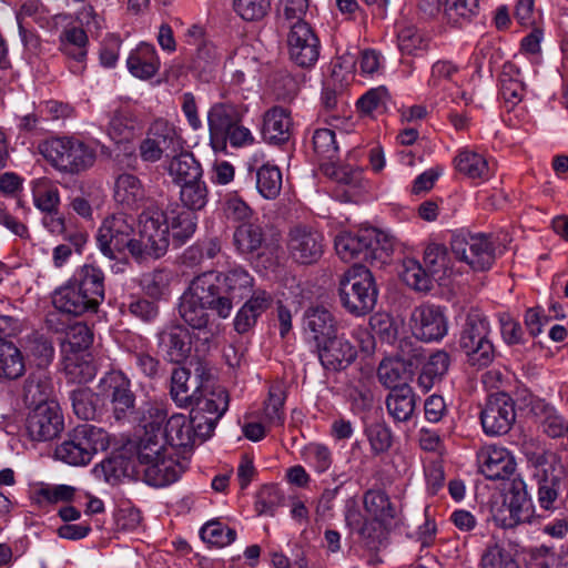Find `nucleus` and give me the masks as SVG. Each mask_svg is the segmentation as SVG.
Returning a JSON list of instances; mask_svg holds the SVG:
<instances>
[{"mask_svg": "<svg viewBox=\"0 0 568 568\" xmlns=\"http://www.w3.org/2000/svg\"><path fill=\"white\" fill-rule=\"evenodd\" d=\"M252 281L253 276L240 266L195 276L180 298L179 314L182 321L209 339L214 335L209 310L221 318L230 317L234 305L252 291Z\"/></svg>", "mask_w": 568, "mask_h": 568, "instance_id": "nucleus-1", "label": "nucleus"}, {"mask_svg": "<svg viewBox=\"0 0 568 568\" xmlns=\"http://www.w3.org/2000/svg\"><path fill=\"white\" fill-rule=\"evenodd\" d=\"M363 504L371 518L365 517L355 500L349 499L346 504L345 520L349 529L372 547L381 539L384 529L397 518L399 510L383 490H367Z\"/></svg>", "mask_w": 568, "mask_h": 568, "instance_id": "nucleus-2", "label": "nucleus"}, {"mask_svg": "<svg viewBox=\"0 0 568 568\" xmlns=\"http://www.w3.org/2000/svg\"><path fill=\"white\" fill-rule=\"evenodd\" d=\"M395 239L377 229L367 227L353 233L342 231L335 237V251L344 262L358 260L385 264L394 251Z\"/></svg>", "mask_w": 568, "mask_h": 568, "instance_id": "nucleus-3", "label": "nucleus"}, {"mask_svg": "<svg viewBox=\"0 0 568 568\" xmlns=\"http://www.w3.org/2000/svg\"><path fill=\"white\" fill-rule=\"evenodd\" d=\"M337 291L342 307L356 317L369 314L377 302L374 275L363 264H354L339 276Z\"/></svg>", "mask_w": 568, "mask_h": 568, "instance_id": "nucleus-4", "label": "nucleus"}, {"mask_svg": "<svg viewBox=\"0 0 568 568\" xmlns=\"http://www.w3.org/2000/svg\"><path fill=\"white\" fill-rule=\"evenodd\" d=\"M43 158L60 173L81 174L95 162V151L74 138H53L38 146Z\"/></svg>", "mask_w": 568, "mask_h": 568, "instance_id": "nucleus-5", "label": "nucleus"}, {"mask_svg": "<svg viewBox=\"0 0 568 568\" xmlns=\"http://www.w3.org/2000/svg\"><path fill=\"white\" fill-rule=\"evenodd\" d=\"M109 446L108 434L91 424L79 425L57 445L54 457L70 466H85Z\"/></svg>", "mask_w": 568, "mask_h": 568, "instance_id": "nucleus-6", "label": "nucleus"}, {"mask_svg": "<svg viewBox=\"0 0 568 568\" xmlns=\"http://www.w3.org/2000/svg\"><path fill=\"white\" fill-rule=\"evenodd\" d=\"M531 480L536 486L537 503L540 509L555 511L562 505V476L557 469L555 456L547 453L527 455Z\"/></svg>", "mask_w": 568, "mask_h": 568, "instance_id": "nucleus-7", "label": "nucleus"}, {"mask_svg": "<svg viewBox=\"0 0 568 568\" xmlns=\"http://www.w3.org/2000/svg\"><path fill=\"white\" fill-rule=\"evenodd\" d=\"M490 325L478 310L467 313L462 326L458 346L471 366L486 367L495 358V349L489 339Z\"/></svg>", "mask_w": 568, "mask_h": 568, "instance_id": "nucleus-8", "label": "nucleus"}, {"mask_svg": "<svg viewBox=\"0 0 568 568\" xmlns=\"http://www.w3.org/2000/svg\"><path fill=\"white\" fill-rule=\"evenodd\" d=\"M165 212L158 206H149L139 216V237L132 244L133 257L143 261L148 257L158 258L169 247V226Z\"/></svg>", "mask_w": 568, "mask_h": 568, "instance_id": "nucleus-9", "label": "nucleus"}, {"mask_svg": "<svg viewBox=\"0 0 568 568\" xmlns=\"http://www.w3.org/2000/svg\"><path fill=\"white\" fill-rule=\"evenodd\" d=\"M134 219L124 213H116L104 219L98 232L99 248L106 257L116 258L125 251L133 257Z\"/></svg>", "mask_w": 568, "mask_h": 568, "instance_id": "nucleus-10", "label": "nucleus"}, {"mask_svg": "<svg viewBox=\"0 0 568 568\" xmlns=\"http://www.w3.org/2000/svg\"><path fill=\"white\" fill-rule=\"evenodd\" d=\"M190 406L192 423L197 427L201 438L205 439L212 435L219 419L227 410L229 394L220 386L210 392L201 388V393L196 394L193 405Z\"/></svg>", "mask_w": 568, "mask_h": 568, "instance_id": "nucleus-11", "label": "nucleus"}, {"mask_svg": "<svg viewBox=\"0 0 568 568\" xmlns=\"http://www.w3.org/2000/svg\"><path fill=\"white\" fill-rule=\"evenodd\" d=\"M183 148L176 128L164 120L154 121L148 130L146 138L140 143L141 158L146 162H156L162 156L171 158Z\"/></svg>", "mask_w": 568, "mask_h": 568, "instance_id": "nucleus-12", "label": "nucleus"}, {"mask_svg": "<svg viewBox=\"0 0 568 568\" xmlns=\"http://www.w3.org/2000/svg\"><path fill=\"white\" fill-rule=\"evenodd\" d=\"M532 514L531 500L526 484L521 478H514L506 488L503 506L497 510L495 519L504 528H513L528 523Z\"/></svg>", "mask_w": 568, "mask_h": 568, "instance_id": "nucleus-13", "label": "nucleus"}, {"mask_svg": "<svg viewBox=\"0 0 568 568\" xmlns=\"http://www.w3.org/2000/svg\"><path fill=\"white\" fill-rule=\"evenodd\" d=\"M324 235L305 224L293 225L287 233L286 247L290 256L300 264L315 263L324 253Z\"/></svg>", "mask_w": 568, "mask_h": 568, "instance_id": "nucleus-14", "label": "nucleus"}, {"mask_svg": "<svg viewBox=\"0 0 568 568\" xmlns=\"http://www.w3.org/2000/svg\"><path fill=\"white\" fill-rule=\"evenodd\" d=\"M450 246L455 257L467 263L474 271H486L495 261L494 244L490 237L483 233L468 237L455 236Z\"/></svg>", "mask_w": 568, "mask_h": 568, "instance_id": "nucleus-15", "label": "nucleus"}, {"mask_svg": "<svg viewBox=\"0 0 568 568\" xmlns=\"http://www.w3.org/2000/svg\"><path fill=\"white\" fill-rule=\"evenodd\" d=\"M286 29L290 59L301 68L313 67L320 58L321 43L311 24L295 21Z\"/></svg>", "mask_w": 568, "mask_h": 568, "instance_id": "nucleus-16", "label": "nucleus"}, {"mask_svg": "<svg viewBox=\"0 0 568 568\" xmlns=\"http://www.w3.org/2000/svg\"><path fill=\"white\" fill-rule=\"evenodd\" d=\"M515 419V402L506 393L490 395L480 414L483 429L491 436L508 433Z\"/></svg>", "mask_w": 568, "mask_h": 568, "instance_id": "nucleus-17", "label": "nucleus"}, {"mask_svg": "<svg viewBox=\"0 0 568 568\" xmlns=\"http://www.w3.org/2000/svg\"><path fill=\"white\" fill-rule=\"evenodd\" d=\"M409 326L413 335L424 342H438L448 332L444 311L433 304L416 306L410 313Z\"/></svg>", "mask_w": 568, "mask_h": 568, "instance_id": "nucleus-18", "label": "nucleus"}, {"mask_svg": "<svg viewBox=\"0 0 568 568\" xmlns=\"http://www.w3.org/2000/svg\"><path fill=\"white\" fill-rule=\"evenodd\" d=\"M100 394L110 400L118 420L125 418L134 410L135 396L131 390L130 379L118 371L106 373L98 385Z\"/></svg>", "mask_w": 568, "mask_h": 568, "instance_id": "nucleus-19", "label": "nucleus"}, {"mask_svg": "<svg viewBox=\"0 0 568 568\" xmlns=\"http://www.w3.org/2000/svg\"><path fill=\"white\" fill-rule=\"evenodd\" d=\"M63 429V416L58 403L32 408L26 419V430L34 442L51 440Z\"/></svg>", "mask_w": 568, "mask_h": 568, "instance_id": "nucleus-20", "label": "nucleus"}, {"mask_svg": "<svg viewBox=\"0 0 568 568\" xmlns=\"http://www.w3.org/2000/svg\"><path fill=\"white\" fill-rule=\"evenodd\" d=\"M185 37L187 44L195 48L190 68L201 79L209 81L220 62L216 47L205 37L204 29L196 24L187 29Z\"/></svg>", "mask_w": 568, "mask_h": 568, "instance_id": "nucleus-21", "label": "nucleus"}, {"mask_svg": "<svg viewBox=\"0 0 568 568\" xmlns=\"http://www.w3.org/2000/svg\"><path fill=\"white\" fill-rule=\"evenodd\" d=\"M313 145L317 154L323 155L328 161L321 164L322 173L326 178H351L354 174L362 173V169L352 164H337L332 161L337 151L335 133L331 129H317L313 135Z\"/></svg>", "mask_w": 568, "mask_h": 568, "instance_id": "nucleus-22", "label": "nucleus"}, {"mask_svg": "<svg viewBox=\"0 0 568 568\" xmlns=\"http://www.w3.org/2000/svg\"><path fill=\"white\" fill-rule=\"evenodd\" d=\"M242 121V111L230 103H216L207 113L210 140L214 150H223L227 141V132Z\"/></svg>", "mask_w": 568, "mask_h": 568, "instance_id": "nucleus-23", "label": "nucleus"}, {"mask_svg": "<svg viewBox=\"0 0 568 568\" xmlns=\"http://www.w3.org/2000/svg\"><path fill=\"white\" fill-rule=\"evenodd\" d=\"M316 348L321 364L331 371L345 369L357 357L355 346L345 337L336 334L317 345Z\"/></svg>", "mask_w": 568, "mask_h": 568, "instance_id": "nucleus-24", "label": "nucleus"}, {"mask_svg": "<svg viewBox=\"0 0 568 568\" xmlns=\"http://www.w3.org/2000/svg\"><path fill=\"white\" fill-rule=\"evenodd\" d=\"M478 463L481 474L490 480L507 479L516 469V462L510 452L495 445L479 450Z\"/></svg>", "mask_w": 568, "mask_h": 568, "instance_id": "nucleus-25", "label": "nucleus"}, {"mask_svg": "<svg viewBox=\"0 0 568 568\" xmlns=\"http://www.w3.org/2000/svg\"><path fill=\"white\" fill-rule=\"evenodd\" d=\"M196 378L201 382L194 381L192 385L190 382V371L185 367H178L173 369L171 377V396L173 400L181 407H187L193 405L196 394L201 393V388H204L203 382L209 378L205 367L202 363L197 362L195 366Z\"/></svg>", "mask_w": 568, "mask_h": 568, "instance_id": "nucleus-26", "label": "nucleus"}, {"mask_svg": "<svg viewBox=\"0 0 568 568\" xmlns=\"http://www.w3.org/2000/svg\"><path fill=\"white\" fill-rule=\"evenodd\" d=\"M158 347L168 361L182 363L191 353L190 333L181 325L163 329L158 335Z\"/></svg>", "mask_w": 568, "mask_h": 568, "instance_id": "nucleus-27", "label": "nucleus"}, {"mask_svg": "<svg viewBox=\"0 0 568 568\" xmlns=\"http://www.w3.org/2000/svg\"><path fill=\"white\" fill-rule=\"evenodd\" d=\"M303 327L307 338L316 346L337 332L335 317L323 306H311L305 311Z\"/></svg>", "mask_w": 568, "mask_h": 568, "instance_id": "nucleus-28", "label": "nucleus"}, {"mask_svg": "<svg viewBox=\"0 0 568 568\" xmlns=\"http://www.w3.org/2000/svg\"><path fill=\"white\" fill-rule=\"evenodd\" d=\"M183 471L184 466L169 454L136 469L138 474L143 475L145 483L154 487L174 483Z\"/></svg>", "mask_w": 568, "mask_h": 568, "instance_id": "nucleus-29", "label": "nucleus"}, {"mask_svg": "<svg viewBox=\"0 0 568 568\" xmlns=\"http://www.w3.org/2000/svg\"><path fill=\"white\" fill-rule=\"evenodd\" d=\"M290 112L282 106H274L264 114L262 135L265 142L274 145L286 143L292 135Z\"/></svg>", "mask_w": 568, "mask_h": 568, "instance_id": "nucleus-30", "label": "nucleus"}, {"mask_svg": "<svg viewBox=\"0 0 568 568\" xmlns=\"http://www.w3.org/2000/svg\"><path fill=\"white\" fill-rule=\"evenodd\" d=\"M53 305L60 312L74 316H80L88 312L94 313L98 310V306L90 298H87L73 282L55 291Z\"/></svg>", "mask_w": 568, "mask_h": 568, "instance_id": "nucleus-31", "label": "nucleus"}, {"mask_svg": "<svg viewBox=\"0 0 568 568\" xmlns=\"http://www.w3.org/2000/svg\"><path fill=\"white\" fill-rule=\"evenodd\" d=\"M126 65L130 73L139 79L148 80L153 78L160 68V60L155 48L152 44L142 42L131 51Z\"/></svg>", "mask_w": 568, "mask_h": 568, "instance_id": "nucleus-32", "label": "nucleus"}, {"mask_svg": "<svg viewBox=\"0 0 568 568\" xmlns=\"http://www.w3.org/2000/svg\"><path fill=\"white\" fill-rule=\"evenodd\" d=\"M197 427L183 414L172 415L165 423V443L173 447H187L194 444L196 437H201Z\"/></svg>", "mask_w": 568, "mask_h": 568, "instance_id": "nucleus-33", "label": "nucleus"}, {"mask_svg": "<svg viewBox=\"0 0 568 568\" xmlns=\"http://www.w3.org/2000/svg\"><path fill=\"white\" fill-rule=\"evenodd\" d=\"M164 212L169 232L171 231L174 241L182 244L194 234L197 225V215L194 211L173 205Z\"/></svg>", "mask_w": 568, "mask_h": 568, "instance_id": "nucleus-34", "label": "nucleus"}, {"mask_svg": "<svg viewBox=\"0 0 568 568\" xmlns=\"http://www.w3.org/2000/svg\"><path fill=\"white\" fill-rule=\"evenodd\" d=\"M385 404L387 413L392 416L394 422L405 423L408 422L415 413L416 395L407 384H403L400 387H395V389L389 392Z\"/></svg>", "mask_w": 568, "mask_h": 568, "instance_id": "nucleus-35", "label": "nucleus"}, {"mask_svg": "<svg viewBox=\"0 0 568 568\" xmlns=\"http://www.w3.org/2000/svg\"><path fill=\"white\" fill-rule=\"evenodd\" d=\"M454 165L459 174L468 175V178H483L497 174L495 162H489L481 154L468 149L458 152L454 159Z\"/></svg>", "mask_w": 568, "mask_h": 568, "instance_id": "nucleus-36", "label": "nucleus"}, {"mask_svg": "<svg viewBox=\"0 0 568 568\" xmlns=\"http://www.w3.org/2000/svg\"><path fill=\"white\" fill-rule=\"evenodd\" d=\"M99 307L104 300V274L94 265H83L72 281Z\"/></svg>", "mask_w": 568, "mask_h": 568, "instance_id": "nucleus-37", "label": "nucleus"}, {"mask_svg": "<svg viewBox=\"0 0 568 568\" xmlns=\"http://www.w3.org/2000/svg\"><path fill=\"white\" fill-rule=\"evenodd\" d=\"M53 393L51 381L42 374L30 375L23 386V400L27 406L37 408L40 405L57 403L51 399Z\"/></svg>", "mask_w": 568, "mask_h": 568, "instance_id": "nucleus-38", "label": "nucleus"}, {"mask_svg": "<svg viewBox=\"0 0 568 568\" xmlns=\"http://www.w3.org/2000/svg\"><path fill=\"white\" fill-rule=\"evenodd\" d=\"M449 363V355L445 351H437L430 355L427 362L423 365L417 379L418 385L426 392L432 389L445 376L448 371Z\"/></svg>", "mask_w": 568, "mask_h": 568, "instance_id": "nucleus-39", "label": "nucleus"}, {"mask_svg": "<svg viewBox=\"0 0 568 568\" xmlns=\"http://www.w3.org/2000/svg\"><path fill=\"white\" fill-rule=\"evenodd\" d=\"M88 36L85 31L78 27L64 29L60 34L61 52L75 62H83L87 58Z\"/></svg>", "mask_w": 568, "mask_h": 568, "instance_id": "nucleus-40", "label": "nucleus"}, {"mask_svg": "<svg viewBox=\"0 0 568 568\" xmlns=\"http://www.w3.org/2000/svg\"><path fill=\"white\" fill-rule=\"evenodd\" d=\"M20 349L10 341L0 339V378L16 379L24 373Z\"/></svg>", "mask_w": 568, "mask_h": 568, "instance_id": "nucleus-41", "label": "nucleus"}, {"mask_svg": "<svg viewBox=\"0 0 568 568\" xmlns=\"http://www.w3.org/2000/svg\"><path fill=\"white\" fill-rule=\"evenodd\" d=\"M286 398L285 386L282 382L272 384L263 408V419L267 426H282L284 423L283 406Z\"/></svg>", "mask_w": 568, "mask_h": 568, "instance_id": "nucleus-42", "label": "nucleus"}, {"mask_svg": "<svg viewBox=\"0 0 568 568\" xmlns=\"http://www.w3.org/2000/svg\"><path fill=\"white\" fill-rule=\"evenodd\" d=\"M399 275L407 286L418 292H428L435 278L415 258H405Z\"/></svg>", "mask_w": 568, "mask_h": 568, "instance_id": "nucleus-43", "label": "nucleus"}, {"mask_svg": "<svg viewBox=\"0 0 568 568\" xmlns=\"http://www.w3.org/2000/svg\"><path fill=\"white\" fill-rule=\"evenodd\" d=\"M444 13L448 23L462 27L479 13L478 0H445Z\"/></svg>", "mask_w": 568, "mask_h": 568, "instance_id": "nucleus-44", "label": "nucleus"}, {"mask_svg": "<svg viewBox=\"0 0 568 568\" xmlns=\"http://www.w3.org/2000/svg\"><path fill=\"white\" fill-rule=\"evenodd\" d=\"M233 241L241 254H252L262 246L264 233L262 227L256 224L243 223L236 227Z\"/></svg>", "mask_w": 568, "mask_h": 568, "instance_id": "nucleus-45", "label": "nucleus"}, {"mask_svg": "<svg viewBox=\"0 0 568 568\" xmlns=\"http://www.w3.org/2000/svg\"><path fill=\"white\" fill-rule=\"evenodd\" d=\"M180 186V199L191 211L204 207L207 200V187L202 180H175Z\"/></svg>", "mask_w": 568, "mask_h": 568, "instance_id": "nucleus-46", "label": "nucleus"}, {"mask_svg": "<svg viewBox=\"0 0 568 568\" xmlns=\"http://www.w3.org/2000/svg\"><path fill=\"white\" fill-rule=\"evenodd\" d=\"M166 416V410L161 404H146L140 418V426L143 428L142 435L158 438L164 436V423L169 419Z\"/></svg>", "mask_w": 568, "mask_h": 568, "instance_id": "nucleus-47", "label": "nucleus"}, {"mask_svg": "<svg viewBox=\"0 0 568 568\" xmlns=\"http://www.w3.org/2000/svg\"><path fill=\"white\" fill-rule=\"evenodd\" d=\"M166 445L165 436L158 438L142 435L136 449L138 469L143 468V465L148 463H152L158 458L166 456Z\"/></svg>", "mask_w": 568, "mask_h": 568, "instance_id": "nucleus-48", "label": "nucleus"}, {"mask_svg": "<svg viewBox=\"0 0 568 568\" xmlns=\"http://www.w3.org/2000/svg\"><path fill=\"white\" fill-rule=\"evenodd\" d=\"M424 263L435 281H443L449 271V257L445 246L429 244L424 253Z\"/></svg>", "mask_w": 568, "mask_h": 568, "instance_id": "nucleus-49", "label": "nucleus"}, {"mask_svg": "<svg viewBox=\"0 0 568 568\" xmlns=\"http://www.w3.org/2000/svg\"><path fill=\"white\" fill-rule=\"evenodd\" d=\"M93 335L84 323H75L65 333L63 351L65 355H79L92 344Z\"/></svg>", "mask_w": 568, "mask_h": 568, "instance_id": "nucleus-50", "label": "nucleus"}, {"mask_svg": "<svg viewBox=\"0 0 568 568\" xmlns=\"http://www.w3.org/2000/svg\"><path fill=\"white\" fill-rule=\"evenodd\" d=\"M85 356L89 355H65L64 371L72 382L81 384L94 378L95 367L89 359H85Z\"/></svg>", "mask_w": 568, "mask_h": 568, "instance_id": "nucleus-51", "label": "nucleus"}, {"mask_svg": "<svg viewBox=\"0 0 568 568\" xmlns=\"http://www.w3.org/2000/svg\"><path fill=\"white\" fill-rule=\"evenodd\" d=\"M145 197L140 180H115L114 200L126 206L135 207Z\"/></svg>", "mask_w": 568, "mask_h": 568, "instance_id": "nucleus-52", "label": "nucleus"}, {"mask_svg": "<svg viewBox=\"0 0 568 568\" xmlns=\"http://www.w3.org/2000/svg\"><path fill=\"white\" fill-rule=\"evenodd\" d=\"M171 280L172 274L169 271L155 270L143 275L141 284L150 297L159 300L170 294Z\"/></svg>", "mask_w": 568, "mask_h": 568, "instance_id": "nucleus-53", "label": "nucleus"}, {"mask_svg": "<svg viewBox=\"0 0 568 568\" xmlns=\"http://www.w3.org/2000/svg\"><path fill=\"white\" fill-rule=\"evenodd\" d=\"M480 568H521L514 557L500 545H488L481 554Z\"/></svg>", "mask_w": 568, "mask_h": 568, "instance_id": "nucleus-54", "label": "nucleus"}, {"mask_svg": "<svg viewBox=\"0 0 568 568\" xmlns=\"http://www.w3.org/2000/svg\"><path fill=\"white\" fill-rule=\"evenodd\" d=\"M201 538L207 544L224 547L235 540L236 531L217 520H212L202 527Z\"/></svg>", "mask_w": 568, "mask_h": 568, "instance_id": "nucleus-55", "label": "nucleus"}, {"mask_svg": "<svg viewBox=\"0 0 568 568\" xmlns=\"http://www.w3.org/2000/svg\"><path fill=\"white\" fill-rule=\"evenodd\" d=\"M169 171L174 178H202L201 164L190 152H182L172 156Z\"/></svg>", "mask_w": 568, "mask_h": 568, "instance_id": "nucleus-56", "label": "nucleus"}, {"mask_svg": "<svg viewBox=\"0 0 568 568\" xmlns=\"http://www.w3.org/2000/svg\"><path fill=\"white\" fill-rule=\"evenodd\" d=\"M405 373V364L392 358L382 361L377 369L379 382L392 389L400 387L404 384Z\"/></svg>", "mask_w": 568, "mask_h": 568, "instance_id": "nucleus-57", "label": "nucleus"}, {"mask_svg": "<svg viewBox=\"0 0 568 568\" xmlns=\"http://www.w3.org/2000/svg\"><path fill=\"white\" fill-rule=\"evenodd\" d=\"M365 435L374 454L385 453L392 446V432L385 423L375 422L365 427Z\"/></svg>", "mask_w": 568, "mask_h": 568, "instance_id": "nucleus-58", "label": "nucleus"}, {"mask_svg": "<svg viewBox=\"0 0 568 568\" xmlns=\"http://www.w3.org/2000/svg\"><path fill=\"white\" fill-rule=\"evenodd\" d=\"M70 399L74 414L84 420L94 419L97 407L93 402V393L89 388H77L71 392Z\"/></svg>", "mask_w": 568, "mask_h": 568, "instance_id": "nucleus-59", "label": "nucleus"}, {"mask_svg": "<svg viewBox=\"0 0 568 568\" xmlns=\"http://www.w3.org/2000/svg\"><path fill=\"white\" fill-rule=\"evenodd\" d=\"M130 463L121 455L110 457L95 467V471L102 474L104 480L114 484L120 478L129 476Z\"/></svg>", "mask_w": 568, "mask_h": 568, "instance_id": "nucleus-60", "label": "nucleus"}, {"mask_svg": "<svg viewBox=\"0 0 568 568\" xmlns=\"http://www.w3.org/2000/svg\"><path fill=\"white\" fill-rule=\"evenodd\" d=\"M302 455L318 474L326 471L332 466V453L325 445L308 444L304 447Z\"/></svg>", "mask_w": 568, "mask_h": 568, "instance_id": "nucleus-61", "label": "nucleus"}, {"mask_svg": "<svg viewBox=\"0 0 568 568\" xmlns=\"http://www.w3.org/2000/svg\"><path fill=\"white\" fill-rule=\"evenodd\" d=\"M234 9L246 21L263 19L271 9V0H234Z\"/></svg>", "mask_w": 568, "mask_h": 568, "instance_id": "nucleus-62", "label": "nucleus"}, {"mask_svg": "<svg viewBox=\"0 0 568 568\" xmlns=\"http://www.w3.org/2000/svg\"><path fill=\"white\" fill-rule=\"evenodd\" d=\"M282 11L280 20L283 28L297 22H306L304 17L308 10V0H281Z\"/></svg>", "mask_w": 568, "mask_h": 568, "instance_id": "nucleus-63", "label": "nucleus"}, {"mask_svg": "<svg viewBox=\"0 0 568 568\" xmlns=\"http://www.w3.org/2000/svg\"><path fill=\"white\" fill-rule=\"evenodd\" d=\"M372 331L386 343H393L397 337V326L390 315L376 313L369 318Z\"/></svg>", "mask_w": 568, "mask_h": 568, "instance_id": "nucleus-64", "label": "nucleus"}]
</instances>
